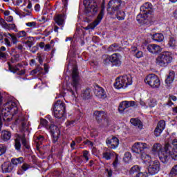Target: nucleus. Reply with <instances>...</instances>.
Wrapping results in <instances>:
<instances>
[{"mask_svg":"<svg viewBox=\"0 0 177 177\" xmlns=\"http://www.w3.org/2000/svg\"><path fill=\"white\" fill-rule=\"evenodd\" d=\"M121 0H111L108 4L107 11L110 15H114L121 8Z\"/></svg>","mask_w":177,"mask_h":177,"instance_id":"nucleus-10","label":"nucleus"},{"mask_svg":"<svg viewBox=\"0 0 177 177\" xmlns=\"http://www.w3.org/2000/svg\"><path fill=\"white\" fill-rule=\"evenodd\" d=\"M161 165L158 160H155L152 164L149 165L148 167V174L149 175H156L160 172V168Z\"/></svg>","mask_w":177,"mask_h":177,"instance_id":"nucleus-13","label":"nucleus"},{"mask_svg":"<svg viewBox=\"0 0 177 177\" xmlns=\"http://www.w3.org/2000/svg\"><path fill=\"white\" fill-rule=\"evenodd\" d=\"M148 104L151 109H153V107H156V106H157V101L155 99H151Z\"/></svg>","mask_w":177,"mask_h":177,"instance_id":"nucleus-52","label":"nucleus"},{"mask_svg":"<svg viewBox=\"0 0 177 177\" xmlns=\"http://www.w3.org/2000/svg\"><path fill=\"white\" fill-rule=\"evenodd\" d=\"M171 145L173 146L171 150H177V139L173 140Z\"/></svg>","mask_w":177,"mask_h":177,"instance_id":"nucleus-56","label":"nucleus"},{"mask_svg":"<svg viewBox=\"0 0 177 177\" xmlns=\"http://www.w3.org/2000/svg\"><path fill=\"white\" fill-rule=\"evenodd\" d=\"M6 71H10L14 74H17L18 75H24L26 74V69H21L17 67H8V69L5 68Z\"/></svg>","mask_w":177,"mask_h":177,"instance_id":"nucleus-22","label":"nucleus"},{"mask_svg":"<svg viewBox=\"0 0 177 177\" xmlns=\"http://www.w3.org/2000/svg\"><path fill=\"white\" fill-rule=\"evenodd\" d=\"M93 117L98 124H100L106 117V112L104 111H95Z\"/></svg>","mask_w":177,"mask_h":177,"instance_id":"nucleus-17","label":"nucleus"},{"mask_svg":"<svg viewBox=\"0 0 177 177\" xmlns=\"http://www.w3.org/2000/svg\"><path fill=\"white\" fill-rule=\"evenodd\" d=\"M115 156H117V153H115L114 151H105L102 153V158H104V160H106V161H109L111 159L112 157H115Z\"/></svg>","mask_w":177,"mask_h":177,"instance_id":"nucleus-31","label":"nucleus"},{"mask_svg":"<svg viewBox=\"0 0 177 177\" xmlns=\"http://www.w3.org/2000/svg\"><path fill=\"white\" fill-rule=\"evenodd\" d=\"M126 109L127 108H125L124 104L122 103V102H121L118 107L119 113H120V114H122V113H124V111H125Z\"/></svg>","mask_w":177,"mask_h":177,"instance_id":"nucleus-51","label":"nucleus"},{"mask_svg":"<svg viewBox=\"0 0 177 177\" xmlns=\"http://www.w3.org/2000/svg\"><path fill=\"white\" fill-rule=\"evenodd\" d=\"M163 150L164 149H162V146L161 145V144H155L152 147V151L158 154H158H160V152L163 151Z\"/></svg>","mask_w":177,"mask_h":177,"instance_id":"nucleus-34","label":"nucleus"},{"mask_svg":"<svg viewBox=\"0 0 177 177\" xmlns=\"http://www.w3.org/2000/svg\"><path fill=\"white\" fill-rule=\"evenodd\" d=\"M95 93L97 97H99L100 99H106V97H107V95L104 93V89H103V88H99L98 90L95 91Z\"/></svg>","mask_w":177,"mask_h":177,"instance_id":"nucleus-30","label":"nucleus"},{"mask_svg":"<svg viewBox=\"0 0 177 177\" xmlns=\"http://www.w3.org/2000/svg\"><path fill=\"white\" fill-rule=\"evenodd\" d=\"M91 90L89 88V87H87L86 89L82 91L81 96L83 100H89V99H91Z\"/></svg>","mask_w":177,"mask_h":177,"instance_id":"nucleus-28","label":"nucleus"},{"mask_svg":"<svg viewBox=\"0 0 177 177\" xmlns=\"http://www.w3.org/2000/svg\"><path fill=\"white\" fill-rule=\"evenodd\" d=\"M117 50H119L118 44H114L109 47V52H117Z\"/></svg>","mask_w":177,"mask_h":177,"instance_id":"nucleus-46","label":"nucleus"},{"mask_svg":"<svg viewBox=\"0 0 177 177\" xmlns=\"http://www.w3.org/2000/svg\"><path fill=\"white\" fill-rule=\"evenodd\" d=\"M49 73V67H36L35 69H33L30 71V75H35L37 74V75H45L46 74H48Z\"/></svg>","mask_w":177,"mask_h":177,"instance_id":"nucleus-15","label":"nucleus"},{"mask_svg":"<svg viewBox=\"0 0 177 177\" xmlns=\"http://www.w3.org/2000/svg\"><path fill=\"white\" fill-rule=\"evenodd\" d=\"M11 164L15 167H17L18 165H20L21 164H24V158L19 157V158H12L11 159Z\"/></svg>","mask_w":177,"mask_h":177,"instance_id":"nucleus-27","label":"nucleus"},{"mask_svg":"<svg viewBox=\"0 0 177 177\" xmlns=\"http://www.w3.org/2000/svg\"><path fill=\"white\" fill-rule=\"evenodd\" d=\"M116 19H118V20L119 21H122V20H125V12L124 11H120V10H118L116 11Z\"/></svg>","mask_w":177,"mask_h":177,"instance_id":"nucleus-39","label":"nucleus"},{"mask_svg":"<svg viewBox=\"0 0 177 177\" xmlns=\"http://www.w3.org/2000/svg\"><path fill=\"white\" fill-rule=\"evenodd\" d=\"M145 149H147V144L145 142H137L132 147V151L133 153H136V154H141L142 160L143 157L150 158V156L145 153Z\"/></svg>","mask_w":177,"mask_h":177,"instance_id":"nucleus-8","label":"nucleus"},{"mask_svg":"<svg viewBox=\"0 0 177 177\" xmlns=\"http://www.w3.org/2000/svg\"><path fill=\"white\" fill-rule=\"evenodd\" d=\"M0 26L5 30H15L16 25L15 24H7L6 21L0 17Z\"/></svg>","mask_w":177,"mask_h":177,"instance_id":"nucleus-20","label":"nucleus"},{"mask_svg":"<svg viewBox=\"0 0 177 177\" xmlns=\"http://www.w3.org/2000/svg\"><path fill=\"white\" fill-rule=\"evenodd\" d=\"M30 165L27 163H24L21 167L18 168V170L17 171V175H24V172L29 169Z\"/></svg>","mask_w":177,"mask_h":177,"instance_id":"nucleus-29","label":"nucleus"},{"mask_svg":"<svg viewBox=\"0 0 177 177\" xmlns=\"http://www.w3.org/2000/svg\"><path fill=\"white\" fill-rule=\"evenodd\" d=\"M88 4L86 6L87 12L95 15L96 12H97V4H96V3L93 0H88Z\"/></svg>","mask_w":177,"mask_h":177,"instance_id":"nucleus-18","label":"nucleus"},{"mask_svg":"<svg viewBox=\"0 0 177 177\" xmlns=\"http://www.w3.org/2000/svg\"><path fill=\"white\" fill-rule=\"evenodd\" d=\"M162 129H160L158 127H156L153 133L155 135V136H156V138H158V136H160L161 135V133H162Z\"/></svg>","mask_w":177,"mask_h":177,"instance_id":"nucleus-48","label":"nucleus"},{"mask_svg":"<svg viewBox=\"0 0 177 177\" xmlns=\"http://www.w3.org/2000/svg\"><path fill=\"white\" fill-rule=\"evenodd\" d=\"M14 147L18 153L21 151V138L19 134L17 135V138L15 139Z\"/></svg>","mask_w":177,"mask_h":177,"instance_id":"nucleus-24","label":"nucleus"},{"mask_svg":"<svg viewBox=\"0 0 177 177\" xmlns=\"http://www.w3.org/2000/svg\"><path fill=\"white\" fill-rule=\"evenodd\" d=\"M102 59H104V62L105 63V64H106L107 63H111V56L110 55H103Z\"/></svg>","mask_w":177,"mask_h":177,"instance_id":"nucleus-50","label":"nucleus"},{"mask_svg":"<svg viewBox=\"0 0 177 177\" xmlns=\"http://www.w3.org/2000/svg\"><path fill=\"white\" fill-rule=\"evenodd\" d=\"M15 169V166L12 165V162H4L1 165V171L3 174H10L13 172Z\"/></svg>","mask_w":177,"mask_h":177,"instance_id":"nucleus-16","label":"nucleus"},{"mask_svg":"<svg viewBox=\"0 0 177 177\" xmlns=\"http://www.w3.org/2000/svg\"><path fill=\"white\" fill-rule=\"evenodd\" d=\"M20 138L23 147L26 149V150H30V149H31V147H30V145H28V141H27V138H26V136H20Z\"/></svg>","mask_w":177,"mask_h":177,"instance_id":"nucleus-35","label":"nucleus"},{"mask_svg":"<svg viewBox=\"0 0 177 177\" xmlns=\"http://www.w3.org/2000/svg\"><path fill=\"white\" fill-rule=\"evenodd\" d=\"M106 172H107V177L113 176V170L111 169H106Z\"/></svg>","mask_w":177,"mask_h":177,"instance_id":"nucleus-60","label":"nucleus"},{"mask_svg":"<svg viewBox=\"0 0 177 177\" xmlns=\"http://www.w3.org/2000/svg\"><path fill=\"white\" fill-rule=\"evenodd\" d=\"M89 151L88 150H84L83 151V157L84 158H85L86 162H88V161H89Z\"/></svg>","mask_w":177,"mask_h":177,"instance_id":"nucleus-53","label":"nucleus"},{"mask_svg":"<svg viewBox=\"0 0 177 177\" xmlns=\"http://www.w3.org/2000/svg\"><path fill=\"white\" fill-rule=\"evenodd\" d=\"M104 15V10H101L100 14L98 15L97 19L92 23L90 24L89 25H88L85 29L86 30H94L95 27H96V26L99 25V23H100V21H102V19H103V16Z\"/></svg>","mask_w":177,"mask_h":177,"instance_id":"nucleus-14","label":"nucleus"},{"mask_svg":"<svg viewBox=\"0 0 177 177\" xmlns=\"http://www.w3.org/2000/svg\"><path fill=\"white\" fill-rule=\"evenodd\" d=\"M60 129L55 124L50 126V135L51 136V142L54 145L59 143V139L60 138Z\"/></svg>","mask_w":177,"mask_h":177,"instance_id":"nucleus-9","label":"nucleus"},{"mask_svg":"<svg viewBox=\"0 0 177 177\" xmlns=\"http://www.w3.org/2000/svg\"><path fill=\"white\" fill-rule=\"evenodd\" d=\"M6 20L8 23H12V22L13 21V17L8 15L7 17H6Z\"/></svg>","mask_w":177,"mask_h":177,"instance_id":"nucleus-63","label":"nucleus"},{"mask_svg":"<svg viewBox=\"0 0 177 177\" xmlns=\"http://www.w3.org/2000/svg\"><path fill=\"white\" fill-rule=\"evenodd\" d=\"M132 76L131 75H124L122 77H117L115 82L113 84V86L115 89H126L132 85Z\"/></svg>","mask_w":177,"mask_h":177,"instance_id":"nucleus-3","label":"nucleus"},{"mask_svg":"<svg viewBox=\"0 0 177 177\" xmlns=\"http://www.w3.org/2000/svg\"><path fill=\"white\" fill-rule=\"evenodd\" d=\"M40 124L43 127H48V124H49V122H48V120H46V119L41 118Z\"/></svg>","mask_w":177,"mask_h":177,"instance_id":"nucleus-55","label":"nucleus"},{"mask_svg":"<svg viewBox=\"0 0 177 177\" xmlns=\"http://www.w3.org/2000/svg\"><path fill=\"white\" fill-rule=\"evenodd\" d=\"M106 145L109 149L115 150V149H117V147H118V145H120V140L118 139V138L112 136L106 138Z\"/></svg>","mask_w":177,"mask_h":177,"instance_id":"nucleus-12","label":"nucleus"},{"mask_svg":"<svg viewBox=\"0 0 177 177\" xmlns=\"http://www.w3.org/2000/svg\"><path fill=\"white\" fill-rule=\"evenodd\" d=\"M136 57L137 59H140V57H143V52L142 51H137L136 53L135 54Z\"/></svg>","mask_w":177,"mask_h":177,"instance_id":"nucleus-58","label":"nucleus"},{"mask_svg":"<svg viewBox=\"0 0 177 177\" xmlns=\"http://www.w3.org/2000/svg\"><path fill=\"white\" fill-rule=\"evenodd\" d=\"M175 80V71H171L169 73L167 78L165 80V82L167 86V89H171L172 88V82Z\"/></svg>","mask_w":177,"mask_h":177,"instance_id":"nucleus-19","label":"nucleus"},{"mask_svg":"<svg viewBox=\"0 0 177 177\" xmlns=\"http://www.w3.org/2000/svg\"><path fill=\"white\" fill-rule=\"evenodd\" d=\"M140 172V167L139 165H133L129 171L130 175H133V174H139Z\"/></svg>","mask_w":177,"mask_h":177,"instance_id":"nucleus-40","label":"nucleus"},{"mask_svg":"<svg viewBox=\"0 0 177 177\" xmlns=\"http://www.w3.org/2000/svg\"><path fill=\"white\" fill-rule=\"evenodd\" d=\"M109 127H110V120L105 116L100 124V128H109Z\"/></svg>","mask_w":177,"mask_h":177,"instance_id":"nucleus-36","label":"nucleus"},{"mask_svg":"<svg viewBox=\"0 0 177 177\" xmlns=\"http://www.w3.org/2000/svg\"><path fill=\"white\" fill-rule=\"evenodd\" d=\"M84 145H88V146H91V147H93V142L89 140H86L84 142Z\"/></svg>","mask_w":177,"mask_h":177,"instance_id":"nucleus-62","label":"nucleus"},{"mask_svg":"<svg viewBox=\"0 0 177 177\" xmlns=\"http://www.w3.org/2000/svg\"><path fill=\"white\" fill-rule=\"evenodd\" d=\"M26 26H27V27H31L32 28H37V22H28L26 24Z\"/></svg>","mask_w":177,"mask_h":177,"instance_id":"nucleus-54","label":"nucleus"},{"mask_svg":"<svg viewBox=\"0 0 177 177\" xmlns=\"http://www.w3.org/2000/svg\"><path fill=\"white\" fill-rule=\"evenodd\" d=\"M172 53L165 51L157 57L156 64L160 67H167L169 63H172Z\"/></svg>","mask_w":177,"mask_h":177,"instance_id":"nucleus-4","label":"nucleus"},{"mask_svg":"<svg viewBox=\"0 0 177 177\" xmlns=\"http://www.w3.org/2000/svg\"><path fill=\"white\" fill-rule=\"evenodd\" d=\"M168 45L169 48H171V49H176L177 48V41L174 37H169Z\"/></svg>","mask_w":177,"mask_h":177,"instance_id":"nucleus-37","label":"nucleus"},{"mask_svg":"<svg viewBox=\"0 0 177 177\" xmlns=\"http://www.w3.org/2000/svg\"><path fill=\"white\" fill-rule=\"evenodd\" d=\"M169 176L171 177H177V165L171 168Z\"/></svg>","mask_w":177,"mask_h":177,"instance_id":"nucleus-43","label":"nucleus"},{"mask_svg":"<svg viewBox=\"0 0 177 177\" xmlns=\"http://www.w3.org/2000/svg\"><path fill=\"white\" fill-rule=\"evenodd\" d=\"M8 57L7 53L0 51V59H6Z\"/></svg>","mask_w":177,"mask_h":177,"instance_id":"nucleus-61","label":"nucleus"},{"mask_svg":"<svg viewBox=\"0 0 177 177\" xmlns=\"http://www.w3.org/2000/svg\"><path fill=\"white\" fill-rule=\"evenodd\" d=\"M53 114L57 120H62L66 115V103L58 100L52 107Z\"/></svg>","mask_w":177,"mask_h":177,"instance_id":"nucleus-2","label":"nucleus"},{"mask_svg":"<svg viewBox=\"0 0 177 177\" xmlns=\"http://www.w3.org/2000/svg\"><path fill=\"white\" fill-rule=\"evenodd\" d=\"M131 158H132V154L131 153V152H125L124 156L123 158V161L127 164H129Z\"/></svg>","mask_w":177,"mask_h":177,"instance_id":"nucleus-41","label":"nucleus"},{"mask_svg":"<svg viewBox=\"0 0 177 177\" xmlns=\"http://www.w3.org/2000/svg\"><path fill=\"white\" fill-rule=\"evenodd\" d=\"M171 149H172L171 145L166 144L165 145L164 150L159 152V154L158 155L159 160L163 164H168L169 158H171Z\"/></svg>","mask_w":177,"mask_h":177,"instance_id":"nucleus-6","label":"nucleus"},{"mask_svg":"<svg viewBox=\"0 0 177 177\" xmlns=\"http://www.w3.org/2000/svg\"><path fill=\"white\" fill-rule=\"evenodd\" d=\"M147 49L153 54L160 53L162 50L161 47L157 44H149L147 46Z\"/></svg>","mask_w":177,"mask_h":177,"instance_id":"nucleus-21","label":"nucleus"},{"mask_svg":"<svg viewBox=\"0 0 177 177\" xmlns=\"http://www.w3.org/2000/svg\"><path fill=\"white\" fill-rule=\"evenodd\" d=\"M6 146H5L3 144H0V156H3V154H5V153H6Z\"/></svg>","mask_w":177,"mask_h":177,"instance_id":"nucleus-49","label":"nucleus"},{"mask_svg":"<svg viewBox=\"0 0 177 177\" xmlns=\"http://www.w3.org/2000/svg\"><path fill=\"white\" fill-rule=\"evenodd\" d=\"M75 142H76V143L80 145V143H81V142H82V137H81V136L76 137L75 138Z\"/></svg>","mask_w":177,"mask_h":177,"instance_id":"nucleus-64","label":"nucleus"},{"mask_svg":"<svg viewBox=\"0 0 177 177\" xmlns=\"http://www.w3.org/2000/svg\"><path fill=\"white\" fill-rule=\"evenodd\" d=\"M5 37H8V35L9 37H10L11 39H12V44H17V42H19V40L17 39V36H15V35L13 34H10V33H5L4 34Z\"/></svg>","mask_w":177,"mask_h":177,"instance_id":"nucleus-42","label":"nucleus"},{"mask_svg":"<svg viewBox=\"0 0 177 177\" xmlns=\"http://www.w3.org/2000/svg\"><path fill=\"white\" fill-rule=\"evenodd\" d=\"M64 20H66V15L64 14L57 15L55 17V21L58 26H64Z\"/></svg>","mask_w":177,"mask_h":177,"instance_id":"nucleus-25","label":"nucleus"},{"mask_svg":"<svg viewBox=\"0 0 177 177\" xmlns=\"http://www.w3.org/2000/svg\"><path fill=\"white\" fill-rule=\"evenodd\" d=\"M145 84H147L151 86V88H153L157 89V88H160L161 85V82L160 81V78L156 74H149L145 79Z\"/></svg>","mask_w":177,"mask_h":177,"instance_id":"nucleus-7","label":"nucleus"},{"mask_svg":"<svg viewBox=\"0 0 177 177\" xmlns=\"http://www.w3.org/2000/svg\"><path fill=\"white\" fill-rule=\"evenodd\" d=\"M170 158L174 161H177V149L170 151Z\"/></svg>","mask_w":177,"mask_h":177,"instance_id":"nucleus-45","label":"nucleus"},{"mask_svg":"<svg viewBox=\"0 0 177 177\" xmlns=\"http://www.w3.org/2000/svg\"><path fill=\"white\" fill-rule=\"evenodd\" d=\"M21 131L22 132H26V131H28V124H27V121H26V118L21 119Z\"/></svg>","mask_w":177,"mask_h":177,"instance_id":"nucleus-38","label":"nucleus"},{"mask_svg":"<svg viewBox=\"0 0 177 177\" xmlns=\"http://www.w3.org/2000/svg\"><path fill=\"white\" fill-rule=\"evenodd\" d=\"M17 38H26V37H27V32L25 30L19 31L17 33Z\"/></svg>","mask_w":177,"mask_h":177,"instance_id":"nucleus-44","label":"nucleus"},{"mask_svg":"<svg viewBox=\"0 0 177 177\" xmlns=\"http://www.w3.org/2000/svg\"><path fill=\"white\" fill-rule=\"evenodd\" d=\"M156 128H159L164 131L165 129V122L164 120H160L158 122Z\"/></svg>","mask_w":177,"mask_h":177,"instance_id":"nucleus-47","label":"nucleus"},{"mask_svg":"<svg viewBox=\"0 0 177 177\" xmlns=\"http://www.w3.org/2000/svg\"><path fill=\"white\" fill-rule=\"evenodd\" d=\"M151 38L156 42H162L164 41V35L162 33H155L151 36Z\"/></svg>","mask_w":177,"mask_h":177,"instance_id":"nucleus-33","label":"nucleus"},{"mask_svg":"<svg viewBox=\"0 0 177 177\" xmlns=\"http://www.w3.org/2000/svg\"><path fill=\"white\" fill-rule=\"evenodd\" d=\"M80 73L78 72V67H74L72 71V86L77 92L80 88Z\"/></svg>","mask_w":177,"mask_h":177,"instance_id":"nucleus-11","label":"nucleus"},{"mask_svg":"<svg viewBox=\"0 0 177 177\" xmlns=\"http://www.w3.org/2000/svg\"><path fill=\"white\" fill-rule=\"evenodd\" d=\"M136 177H147V173L139 171V172L136 174Z\"/></svg>","mask_w":177,"mask_h":177,"instance_id":"nucleus-57","label":"nucleus"},{"mask_svg":"<svg viewBox=\"0 0 177 177\" xmlns=\"http://www.w3.org/2000/svg\"><path fill=\"white\" fill-rule=\"evenodd\" d=\"M130 122L133 127H137L138 129H143V123L138 118H131Z\"/></svg>","mask_w":177,"mask_h":177,"instance_id":"nucleus-26","label":"nucleus"},{"mask_svg":"<svg viewBox=\"0 0 177 177\" xmlns=\"http://www.w3.org/2000/svg\"><path fill=\"white\" fill-rule=\"evenodd\" d=\"M116 157L115 158V160L113 162V165L115 168L118 165V155H115Z\"/></svg>","mask_w":177,"mask_h":177,"instance_id":"nucleus-59","label":"nucleus"},{"mask_svg":"<svg viewBox=\"0 0 177 177\" xmlns=\"http://www.w3.org/2000/svg\"><path fill=\"white\" fill-rule=\"evenodd\" d=\"M153 13V5L151 3H145L140 7V14L137 15V21H143L147 19V15Z\"/></svg>","mask_w":177,"mask_h":177,"instance_id":"nucleus-5","label":"nucleus"},{"mask_svg":"<svg viewBox=\"0 0 177 177\" xmlns=\"http://www.w3.org/2000/svg\"><path fill=\"white\" fill-rule=\"evenodd\" d=\"M111 63L115 64V66H120L121 64V55L118 53H114L111 55Z\"/></svg>","mask_w":177,"mask_h":177,"instance_id":"nucleus-23","label":"nucleus"},{"mask_svg":"<svg viewBox=\"0 0 177 177\" xmlns=\"http://www.w3.org/2000/svg\"><path fill=\"white\" fill-rule=\"evenodd\" d=\"M44 140H45V137L44 136H39L35 140L37 150H39V147L41 145H42V142H44Z\"/></svg>","mask_w":177,"mask_h":177,"instance_id":"nucleus-32","label":"nucleus"},{"mask_svg":"<svg viewBox=\"0 0 177 177\" xmlns=\"http://www.w3.org/2000/svg\"><path fill=\"white\" fill-rule=\"evenodd\" d=\"M18 108L15 102H9L5 105V109H1L0 108V133L1 139L3 142H8L12 138V133L8 130L2 131V126L3 125V121L10 122L12 121L13 115L17 114Z\"/></svg>","mask_w":177,"mask_h":177,"instance_id":"nucleus-1","label":"nucleus"}]
</instances>
